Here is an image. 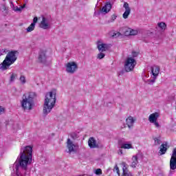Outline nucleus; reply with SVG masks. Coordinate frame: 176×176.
Here are the masks:
<instances>
[{"label": "nucleus", "instance_id": "nucleus-1", "mask_svg": "<svg viewBox=\"0 0 176 176\" xmlns=\"http://www.w3.org/2000/svg\"><path fill=\"white\" fill-rule=\"evenodd\" d=\"M32 162V146H27L23 150H21L19 163L20 167L24 170H27L28 164H31Z\"/></svg>", "mask_w": 176, "mask_h": 176}, {"label": "nucleus", "instance_id": "nucleus-2", "mask_svg": "<svg viewBox=\"0 0 176 176\" xmlns=\"http://www.w3.org/2000/svg\"><path fill=\"white\" fill-rule=\"evenodd\" d=\"M56 89H53L52 91L48 92L45 95L44 107H43V113L44 115H47L54 108V105H56Z\"/></svg>", "mask_w": 176, "mask_h": 176}, {"label": "nucleus", "instance_id": "nucleus-3", "mask_svg": "<svg viewBox=\"0 0 176 176\" xmlns=\"http://www.w3.org/2000/svg\"><path fill=\"white\" fill-rule=\"evenodd\" d=\"M36 97L35 92H29L23 95L21 105L23 109L31 111L34 105V99Z\"/></svg>", "mask_w": 176, "mask_h": 176}, {"label": "nucleus", "instance_id": "nucleus-4", "mask_svg": "<svg viewBox=\"0 0 176 176\" xmlns=\"http://www.w3.org/2000/svg\"><path fill=\"white\" fill-rule=\"evenodd\" d=\"M17 54H19V51H10L7 54L3 63L0 64V69H2L3 71H6V69L9 68L10 65H12V64H14V63H16V60H17Z\"/></svg>", "mask_w": 176, "mask_h": 176}, {"label": "nucleus", "instance_id": "nucleus-5", "mask_svg": "<svg viewBox=\"0 0 176 176\" xmlns=\"http://www.w3.org/2000/svg\"><path fill=\"white\" fill-rule=\"evenodd\" d=\"M137 65V61L133 58H128L125 61L124 69L126 72H131L134 71V68Z\"/></svg>", "mask_w": 176, "mask_h": 176}, {"label": "nucleus", "instance_id": "nucleus-6", "mask_svg": "<svg viewBox=\"0 0 176 176\" xmlns=\"http://www.w3.org/2000/svg\"><path fill=\"white\" fill-rule=\"evenodd\" d=\"M67 74H75L78 71V64L76 62L71 61L65 65Z\"/></svg>", "mask_w": 176, "mask_h": 176}, {"label": "nucleus", "instance_id": "nucleus-7", "mask_svg": "<svg viewBox=\"0 0 176 176\" xmlns=\"http://www.w3.org/2000/svg\"><path fill=\"white\" fill-rule=\"evenodd\" d=\"M159 116L160 115L157 112L153 113L148 116V121L150 122V123L154 124L155 127H157V129L160 127V124H159V122H157Z\"/></svg>", "mask_w": 176, "mask_h": 176}, {"label": "nucleus", "instance_id": "nucleus-8", "mask_svg": "<svg viewBox=\"0 0 176 176\" xmlns=\"http://www.w3.org/2000/svg\"><path fill=\"white\" fill-rule=\"evenodd\" d=\"M38 60V63H41V64H45V63H46V60H47V55H46V51L41 50L39 52Z\"/></svg>", "mask_w": 176, "mask_h": 176}, {"label": "nucleus", "instance_id": "nucleus-9", "mask_svg": "<svg viewBox=\"0 0 176 176\" xmlns=\"http://www.w3.org/2000/svg\"><path fill=\"white\" fill-rule=\"evenodd\" d=\"M170 170H176V148L174 149L170 160Z\"/></svg>", "mask_w": 176, "mask_h": 176}, {"label": "nucleus", "instance_id": "nucleus-10", "mask_svg": "<svg viewBox=\"0 0 176 176\" xmlns=\"http://www.w3.org/2000/svg\"><path fill=\"white\" fill-rule=\"evenodd\" d=\"M121 166H122V176H133L131 172L129 171V165L125 162H122Z\"/></svg>", "mask_w": 176, "mask_h": 176}, {"label": "nucleus", "instance_id": "nucleus-11", "mask_svg": "<svg viewBox=\"0 0 176 176\" xmlns=\"http://www.w3.org/2000/svg\"><path fill=\"white\" fill-rule=\"evenodd\" d=\"M67 148L69 151V153H72V152H75L76 145L74 144L73 142L71 141V139L68 138L67 141Z\"/></svg>", "mask_w": 176, "mask_h": 176}, {"label": "nucleus", "instance_id": "nucleus-12", "mask_svg": "<svg viewBox=\"0 0 176 176\" xmlns=\"http://www.w3.org/2000/svg\"><path fill=\"white\" fill-rule=\"evenodd\" d=\"M123 7L125 9V12L122 14V17L123 19H127L130 15V13L131 12V9L129 6V4L127 2H124Z\"/></svg>", "mask_w": 176, "mask_h": 176}, {"label": "nucleus", "instance_id": "nucleus-13", "mask_svg": "<svg viewBox=\"0 0 176 176\" xmlns=\"http://www.w3.org/2000/svg\"><path fill=\"white\" fill-rule=\"evenodd\" d=\"M88 145L91 149H94L95 148H98V144H97V142L94 138H89L88 140Z\"/></svg>", "mask_w": 176, "mask_h": 176}, {"label": "nucleus", "instance_id": "nucleus-14", "mask_svg": "<svg viewBox=\"0 0 176 176\" xmlns=\"http://www.w3.org/2000/svg\"><path fill=\"white\" fill-rule=\"evenodd\" d=\"M135 122V118L131 116H129L126 119V123L129 129H131V127L134 126Z\"/></svg>", "mask_w": 176, "mask_h": 176}, {"label": "nucleus", "instance_id": "nucleus-15", "mask_svg": "<svg viewBox=\"0 0 176 176\" xmlns=\"http://www.w3.org/2000/svg\"><path fill=\"white\" fill-rule=\"evenodd\" d=\"M151 74L153 76L157 77L159 76V74L160 72V67L159 66H154L151 67Z\"/></svg>", "mask_w": 176, "mask_h": 176}, {"label": "nucleus", "instance_id": "nucleus-16", "mask_svg": "<svg viewBox=\"0 0 176 176\" xmlns=\"http://www.w3.org/2000/svg\"><path fill=\"white\" fill-rule=\"evenodd\" d=\"M49 28V23L46 21V18L43 17L40 23V28H43V30H48Z\"/></svg>", "mask_w": 176, "mask_h": 176}, {"label": "nucleus", "instance_id": "nucleus-17", "mask_svg": "<svg viewBox=\"0 0 176 176\" xmlns=\"http://www.w3.org/2000/svg\"><path fill=\"white\" fill-rule=\"evenodd\" d=\"M160 151L159 153L160 155H165V153L167 152V142H165L164 144H162L160 146Z\"/></svg>", "mask_w": 176, "mask_h": 176}, {"label": "nucleus", "instance_id": "nucleus-18", "mask_svg": "<svg viewBox=\"0 0 176 176\" xmlns=\"http://www.w3.org/2000/svg\"><path fill=\"white\" fill-rule=\"evenodd\" d=\"M109 49V46L107 44L102 43L98 45V50L99 52H107Z\"/></svg>", "mask_w": 176, "mask_h": 176}, {"label": "nucleus", "instance_id": "nucleus-19", "mask_svg": "<svg viewBox=\"0 0 176 176\" xmlns=\"http://www.w3.org/2000/svg\"><path fill=\"white\" fill-rule=\"evenodd\" d=\"M137 164H138V157L137 155H133L132 157L131 167H132V168H135L137 167Z\"/></svg>", "mask_w": 176, "mask_h": 176}, {"label": "nucleus", "instance_id": "nucleus-20", "mask_svg": "<svg viewBox=\"0 0 176 176\" xmlns=\"http://www.w3.org/2000/svg\"><path fill=\"white\" fill-rule=\"evenodd\" d=\"M111 9H112V5L111 4V3H107L105 4L104 6L102 7V12H103L104 13H108V12H109Z\"/></svg>", "mask_w": 176, "mask_h": 176}, {"label": "nucleus", "instance_id": "nucleus-21", "mask_svg": "<svg viewBox=\"0 0 176 176\" xmlns=\"http://www.w3.org/2000/svg\"><path fill=\"white\" fill-rule=\"evenodd\" d=\"M121 149H133V144H122L120 146Z\"/></svg>", "mask_w": 176, "mask_h": 176}, {"label": "nucleus", "instance_id": "nucleus-22", "mask_svg": "<svg viewBox=\"0 0 176 176\" xmlns=\"http://www.w3.org/2000/svg\"><path fill=\"white\" fill-rule=\"evenodd\" d=\"M157 26L162 30V31H165L167 28V25L164 22H160L157 23Z\"/></svg>", "mask_w": 176, "mask_h": 176}, {"label": "nucleus", "instance_id": "nucleus-23", "mask_svg": "<svg viewBox=\"0 0 176 176\" xmlns=\"http://www.w3.org/2000/svg\"><path fill=\"white\" fill-rule=\"evenodd\" d=\"M35 30V25L34 23H31L30 25L26 29L28 32H32Z\"/></svg>", "mask_w": 176, "mask_h": 176}, {"label": "nucleus", "instance_id": "nucleus-24", "mask_svg": "<svg viewBox=\"0 0 176 176\" xmlns=\"http://www.w3.org/2000/svg\"><path fill=\"white\" fill-rule=\"evenodd\" d=\"M130 31L131 28H125L124 31V35H125V36H130Z\"/></svg>", "mask_w": 176, "mask_h": 176}, {"label": "nucleus", "instance_id": "nucleus-25", "mask_svg": "<svg viewBox=\"0 0 176 176\" xmlns=\"http://www.w3.org/2000/svg\"><path fill=\"white\" fill-rule=\"evenodd\" d=\"M19 80L21 83H22V85H25V83L27 82V80H25V76L23 75L20 76Z\"/></svg>", "mask_w": 176, "mask_h": 176}, {"label": "nucleus", "instance_id": "nucleus-26", "mask_svg": "<svg viewBox=\"0 0 176 176\" xmlns=\"http://www.w3.org/2000/svg\"><path fill=\"white\" fill-rule=\"evenodd\" d=\"M17 78V74L12 73L11 74V76L10 78V82H14V79H16Z\"/></svg>", "mask_w": 176, "mask_h": 176}, {"label": "nucleus", "instance_id": "nucleus-27", "mask_svg": "<svg viewBox=\"0 0 176 176\" xmlns=\"http://www.w3.org/2000/svg\"><path fill=\"white\" fill-rule=\"evenodd\" d=\"M113 171H116L118 175L120 176V170H119V166H118L117 164L114 166Z\"/></svg>", "mask_w": 176, "mask_h": 176}, {"label": "nucleus", "instance_id": "nucleus-28", "mask_svg": "<svg viewBox=\"0 0 176 176\" xmlns=\"http://www.w3.org/2000/svg\"><path fill=\"white\" fill-rule=\"evenodd\" d=\"M153 140L155 145H160V138H154Z\"/></svg>", "mask_w": 176, "mask_h": 176}, {"label": "nucleus", "instance_id": "nucleus-29", "mask_svg": "<svg viewBox=\"0 0 176 176\" xmlns=\"http://www.w3.org/2000/svg\"><path fill=\"white\" fill-rule=\"evenodd\" d=\"M120 35H122V34H120V32H114L112 35L113 38H119V36H120Z\"/></svg>", "mask_w": 176, "mask_h": 176}, {"label": "nucleus", "instance_id": "nucleus-30", "mask_svg": "<svg viewBox=\"0 0 176 176\" xmlns=\"http://www.w3.org/2000/svg\"><path fill=\"white\" fill-rule=\"evenodd\" d=\"M95 174H96V175H101V174H102V170H101V168L96 169Z\"/></svg>", "mask_w": 176, "mask_h": 176}, {"label": "nucleus", "instance_id": "nucleus-31", "mask_svg": "<svg viewBox=\"0 0 176 176\" xmlns=\"http://www.w3.org/2000/svg\"><path fill=\"white\" fill-rule=\"evenodd\" d=\"M104 57H105V54L102 52L98 54V58H99V60H102V58H104Z\"/></svg>", "mask_w": 176, "mask_h": 176}, {"label": "nucleus", "instance_id": "nucleus-32", "mask_svg": "<svg viewBox=\"0 0 176 176\" xmlns=\"http://www.w3.org/2000/svg\"><path fill=\"white\" fill-rule=\"evenodd\" d=\"M137 34H138V31L134 30L133 29H131L130 36H131V35H137Z\"/></svg>", "mask_w": 176, "mask_h": 176}, {"label": "nucleus", "instance_id": "nucleus-33", "mask_svg": "<svg viewBox=\"0 0 176 176\" xmlns=\"http://www.w3.org/2000/svg\"><path fill=\"white\" fill-rule=\"evenodd\" d=\"M157 78V77L153 76V79L148 80V82H149V83H155V82H156Z\"/></svg>", "mask_w": 176, "mask_h": 176}, {"label": "nucleus", "instance_id": "nucleus-34", "mask_svg": "<svg viewBox=\"0 0 176 176\" xmlns=\"http://www.w3.org/2000/svg\"><path fill=\"white\" fill-rule=\"evenodd\" d=\"M36 23H38V17L36 16L33 19V23H32V24H34L35 25Z\"/></svg>", "mask_w": 176, "mask_h": 176}, {"label": "nucleus", "instance_id": "nucleus-35", "mask_svg": "<svg viewBox=\"0 0 176 176\" xmlns=\"http://www.w3.org/2000/svg\"><path fill=\"white\" fill-rule=\"evenodd\" d=\"M137 56H138V52H132V57H137Z\"/></svg>", "mask_w": 176, "mask_h": 176}, {"label": "nucleus", "instance_id": "nucleus-36", "mask_svg": "<svg viewBox=\"0 0 176 176\" xmlns=\"http://www.w3.org/2000/svg\"><path fill=\"white\" fill-rule=\"evenodd\" d=\"M2 112H5V109L0 106V113H2Z\"/></svg>", "mask_w": 176, "mask_h": 176}, {"label": "nucleus", "instance_id": "nucleus-37", "mask_svg": "<svg viewBox=\"0 0 176 176\" xmlns=\"http://www.w3.org/2000/svg\"><path fill=\"white\" fill-rule=\"evenodd\" d=\"M118 155H123V150L119 149L118 150Z\"/></svg>", "mask_w": 176, "mask_h": 176}, {"label": "nucleus", "instance_id": "nucleus-38", "mask_svg": "<svg viewBox=\"0 0 176 176\" xmlns=\"http://www.w3.org/2000/svg\"><path fill=\"white\" fill-rule=\"evenodd\" d=\"M25 6H26L25 3L23 4V6H21V9H24V8H25Z\"/></svg>", "mask_w": 176, "mask_h": 176}, {"label": "nucleus", "instance_id": "nucleus-39", "mask_svg": "<svg viewBox=\"0 0 176 176\" xmlns=\"http://www.w3.org/2000/svg\"><path fill=\"white\" fill-rule=\"evenodd\" d=\"M1 52H3V53H6L7 50H6V49H4V50H2Z\"/></svg>", "mask_w": 176, "mask_h": 176}, {"label": "nucleus", "instance_id": "nucleus-40", "mask_svg": "<svg viewBox=\"0 0 176 176\" xmlns=\"http://www.w3.org/2000/svg\"><path fill=\"white\" fill-rule=\"evenodd\" d=\"M112 19H113L114 20L116 19V16L113 15Z\"/></svg>", "mask_w": 176, "mask_h": 176}, {"label": "nucleus", "instance_id": "nucleus-41", "mask_svg": "<svg viewBox=\"0 0 176 176\" xmlns=\"http://www.w3.org/2000/svg\"><path fill=\"white\" fill-rule=\"evenodd\" d=\"M22 8H17L16 10H18L19 12H21Z\"/></svg>", "mask_w": 176, "mask_h": 176}]
</instances>
